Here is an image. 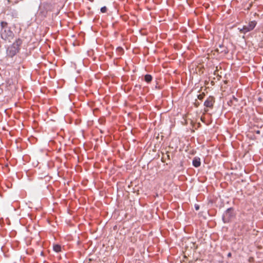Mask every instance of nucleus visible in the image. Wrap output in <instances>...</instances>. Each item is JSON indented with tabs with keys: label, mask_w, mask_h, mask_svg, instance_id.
Instances as JSON below:
<instances>
[{
	"label": "nucleus",
	"mask_w": 263,
	"mask_h": 263,
	"mask_svg": "<svg viewBox=\"0 0 263 263\" xmlns=\"http://www.w3.org/2000/svg\"><path fill=\"white\" fill-rule=\"evenodd\" d=\"M1 36L2 39L10 42L13 39L14 34L10 28L8 26V23L4 21L1 22Z\"/></svg>",
	"instance_id": "1"
},
{
	"label": "nucleus",
	"mask_w": 263,
	"mask_h": 263,
	"mask_svg": "<svg viewBox=\"0 0 263 263\" xmlns=\"http://www.w3.org/2000/svg\"><path fill=\"white\" fill-rule=\"evenodd\" d=\"M22 41L20 39H17L15 42L7 50V55L10 57H13L18 51L19 47L22 44Z\"/></svg>",
	"instance_id": "2"
},
{
	"label": "nucleus",
	"mask_w": 263,
	"mask_h": 263,
	"mask_svg": "<svg viewBox=\"0 0 263 263\" xmlns=\"http://www.w3.org/2000/svg\"><path fill=\"white\" fill-rule=\"evenodd\" d=\"M256 22L255 21L250 22L248 25L243 26L242 28H238L239 31L244 34L252 30L256 26Z\"/></svg>",
	"instance_id": "3"
},
{
	"label": "nucleus",
	"mask_w": 263,
	"mask_h": 263,
	"mask_svg": "<svg viewBox=\"0 0 263 263\" xmlns=\"http://www.w3.org/2000/svg\"><path fill=\"white\" fill-rule=\"evenodd\" d=\"M231 211L232 209L229 208L223 214L222 219L224 222H227L229 220L230 218L232 216Z\"/></svg>",
	"instance_id": "4"
},
{
	"label": "nucleus",
	"mask_w": 263,
	"mask_h": 263,
	"mask_svg": "<svg viewBox=\"0 0 263 263\" xmlns=\"http://www.w3.org/2000/svg\"><path fill=\"white\" fill-rule=\"evenodd\" d=\"M214 99L213 97H209L204 102V105L205 106L209 108H212L214 103Z\"/></svg>",
	"instance_id": "5"
},
{
	"label": "nucleus",
	"mask_w": 263,
	"mask_h": 263,
	"mask_svg": "<svg viewBox=\"0 0 263 263\" xmlns=\"http://www.w3.org/2000/svg\"><path fill=\"white\" fill-rule=\"evenodd\" d=\"M201 164L200 159L198 157H195L193 160V165L196 167H199Z\"/></svg>",
	"instance_id": "6"
},
{
	"label": "nucleus",
	"mask_w": 263,
	"mask_h": 263,
	"mask_svg": "<svg viewBox=\"0 0 263 263\" xmlns=\"http://www.w3.org/2000/svg\"><path fill=\"white\" fill-rule=\"evenodd\" d=\"M53 250L56 252H59L61 250V247L59 245H54L53 247Z\"/></svg>",
	"instance_id": "7"
},
{
	"label": "nucleus",
	"mask_w": 263,
	"mask_h": 263,
	"mask_svg": "<svg viewBox=\"0 0 263 263\" xmlns=\"http://www.w3.org/2000/svg\"><path fill=\"white\" fill-rule=\"evenodd\" d=\"M144 80L146 82L149 83L152 81V77L150 74H146L144 77Z\"/></svg>",
	"instance_id": "8"
},
{
	"label": "nucleus",
	"mask_w": 263,
	"mask_h": 263,
	"mask_svg": "<svg viewBox=\"0 0 263 263\" xmlns=\"http://www.w3.org/2000/svg\"><path fill=\"white\" fill-rule=\"evenodd\" d=\"M107 10V8H106V7H105V6H104V7H102V8H101V12H102V13H105V12H106Z\"/></svg>",
	"instance_id": "9"
},
{
	"label": "nucleus",
	"mask_w": 263,
	"mask_h": 263,
	"mask_svg": "<svg viewBox=\"0 0 263 263\" xmlns=\"http://www.w3.org/2000/svg\"><path fill=\"white\" fill-rule=\"evenodd\" d=\"M198 98L199 99V100H201L203 98V97L201 95H199L198 96Z\"/></svg>",
	"instance_id": "10"
},
{
	"label": "nucleus",
	"mask_w": 263,
	"mask_h": 263,
	"mask_svg": "<svg viewBox=\"0 0 263 263\" xmlns=\"http://www.w3.org/2000/svg\"><path fill=\"white\" fill-rule=\"evenodd\" d=\"M199 205H195V209H196V210H199Z\"/></svg>",
	"instance_id": "11"
},
{
	"label": "nucleus",
	"mask_w": 263,
	"mask_h": 263,
	"mask_svg": "<svg viewBox=\"0 0 263 263\" xmlns=\"http://www.w3.org/2000/svg\"><path fill=\"white\" fill-rule=\"evenodd\" d=\"M228 256L229 257H230L231 256V253H229L228 254Z\"/></svg>",
	"instance_id": "12"
},
{
	"label": "nucleus",
	"mask_w": 263,
	"mask_h": 263,
	"mask_svg": "<svg viewBox=\"0 0 263 263\" xmlns=\"http://www.w3.org/2000/svg\"><path fill=\"white\" fill-rule=\"evenodd\" d=\"M233 98L236 101H237V99L236 98H235V97H233Z\"/></svg>",
	"instance_id": "13"
},
{
	"label": "nucleus",
	"mask_w": 263,
	"mask_h": 263,
	"mask_svg": "<svg viewBox=\"0 0 263 263\" xmlns=\"http://www.w3.org/2000/svg\"><path fill=\"white\" fill-rule=\"evenodd\" d=\"M256 133H257V134H259V131H257Z\"/></svg>",
	"instance_id": "14"
}]
</instances>
